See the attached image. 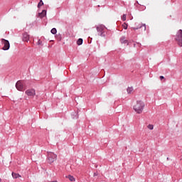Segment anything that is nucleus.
<instances>
[{
  "mask_svg": "<svg viewBox=\"0 0 182 182\" xmlns=\"http://www.w3.org/2000/svg\"><path fill=\"white\" fill-rule=\"evenodd\" d=\"M144 102L141 100L136 101V103L134 105V110L136 113L139 114L143 113V110H144Z\"/></svg>",
  "mask_w": 182,
  "mask_h": 182,
  "instance_id": "f257e3e1",
  "label": "nucleus"
},
{
  "mask_svg": "<svg viewBox=\"0 0 182 182\" xmlns=\"http://www.w3.org/2000/svg\"><path fill=\"white\" fill-rule=\"evenodd\" d=\"M175 41L177 42V44L178 46H181L182 48V30L180 29L177 31L176 36H175Z\"/></svg>",
  "mask_w": 182,
  "mask_h": 182,
  "instance_id": "f03ea898",
  "label": "nucleus"
},
{
  "mask_svg": "<svg viewBox=\"0 0 182 182\" xmlns=\"http://www.w3.org/2000/svg\"><path fill=\"white\" fill-rule=\"evenodd\" d=\"M96 29L100 36H102V37L106 36V35L105 34V29H106V27L104 25L100 24L97 26Z\"/></svg>",
  "mask_w": 182,
  "mask_h": 182,
  "instance_id": "7ed1b4c3",
  "label": "nucleus"
},
{
  "mask_svg": "<svg viewBox=\"0 0 182 182\" xmlns=\"http://www.w3.org/2000/svg\"><path fill=\"white\" fill-rule=\"evenodd\" d=\"M58 157V156L56 154H55L53 152H48V163H49V164H52V163H53V161H55V160H56V158Z\"/></svg>",
  "mask_w": 182,
  "mask_h": 182,
  "instance_id": "20e7f679",
  "label": "nucleus"
},
{
  "mask_svg": "<svg viewBox=\"0 0 182 182\" xmlns=\"http://www.w3.org/2000/svg\"><path fill=\"white\" fill-rule=\"evenodd\" d=\"M1 43L4 45L2 49L3 50H9V48H11V44L9 43V41L8 40H5L4 38H2Z\"/></svg>",
  "mask_w": 182,
  "mask_h": 182,
  "instance_id": "39448f33",
  "label": "nucleus"
},
{
  "mask_svg": "<svg viewBox=\"0 0 182 182\" xmlns=\"http://www.w3.org/2000/svg\"><path fill=\"white\" fill-rule=\"evenodd\" d=\"M16 87L19 92H23V90H25V84H23V82L18 80L16 83Z\"/></svg>",
  "mask_w": 182,
  "mask_h": 182,
  "instance_id": "423d86ee",
  "label": "nucleus"
},
{
  "mask_svg": "<svg viewBox=\"0 0 182 182\" xmlns=\"http://www.w3.org/2000/svg\"><path fill=\"white\" fill-rule=\"evenodd\" d=\"M26 95H27V96H35V95H36V92H35V90L31 89V90H27L26 91Z\"/></svg>",
  "mask_w": 182,
  "mask_h": 182,
  "instance_id": "0eeeda50",
  "label": "nucleus"
},
{
  "mask_svg": "<svg viewBox=\"0 0 182 182\" xmlns=\"http://www.w3.org/2000/svg\"><path fill=\"white\" fill-rule=\"evenodd\" d=\"M23 41L24 42H28L29 41V36L28 33H25L23 34Z\"/></svg>",
  "mask_w": 182,
  "mask_h": 182,
  "instance_id": "6e6552de",
  "label": "nucleus"
},
{
  "mask_svg": "<svg viewBox=\"0 0 182 182\" xmlns=\"http://www.w3.org/2000/svg\"><path fill=\"white\" fill-rule=\"evenodd\" d=\"M142 26H144V31H146V24H139L138 27H134L132 29L136 31L137 29H140V28H142Z\"/></svg>",
  "mask_w": 182,
  "mask_h": 182,
  "instance_id": "1a4fd4ad",
  "label": "nucleus"
},
{
  "mask_svg": "<svg viewBox=\"0 0 182 182\" xmlns=\"http://www.w3.org/2000/svg\"><path fill=\"white\" fill-rule=\"evenodd\" d=\"M46 15V10H43L41 13L38 14L39 18H45V16Z\"/></svg>",
  "mask_w": 182,
  "mask_h": 182,
  "instance_id": "9d476101",
  "label": "nucleus"
},
{
  "mask_svg": "<svg viewBox=\"0 0 182 182\" xmlns=\"http://www.w3.org/2000/svg\"><path fill=\"white\" fill-rule=\"evenodd\" d=\"M121 43H127L129 45V41L126 40V37L123 36L120 38Z\"/></svg>",
  "mask_w": 182,
  "mask_h": 182,
  "instance_id": "9b49d317",
  "label": "nucleus"
},
{
  "mask_svg": "<svg viewBox=\"0 0 182 182\" xmlns=\"http://www.w3.org/2000/svg\"><path fill=\"white\" fill-rule=\"evenodd\" d=\"M11 175L13 178H18V177H21V175H19V173H16L15 172H12Z\"/></svg>",
  "mask_w": 182,
  "mask_h": 182,
  "instance_id": "f8f14e48",
  "label": "nucleus"
},
{
  "mask_svg": "<svg viewBox=\"0 0 182 182\" xmlns=\"http://www.w3.org/2000/svg\"><path fill=\"white\" fill-rule=\"evenodd\" d=\"M134 89H133L132 87H129L127 89V93L130 94V93H133Z\"/></svg>",
  "mask_w": 182,
  "mask_h": 182,
  "instance_id": "ddd939ff",
  "label": "nucleus"
},
{
  "mask_svg": "<svg viewBox=\"0 0 182 182\" xmlns=\"http://www.w3.org/2000/svg\"><path fill=\"white\" fill-rule=\"evenodd\" d=\"M66 178H68L70 181H75V177H73L72 175L67 176Z\"/></svg>",
  "mask_w": 182,
  "mask_h": 182,
  "instance_id": "4468645a",
  "label": "nucleus"
},
{
  "mask_svg": "<svg viewBox=\"0 0 182 182\" xmlns=\"http://www.w3.org/2000/svg\"><path fill=\"white\" fill-rule=\"evenodd\" d=\"M82 43H83V39L79 38V39L77 41V45H78V46H80V45H82Z\"/></svg>",
  "mask_w": 182,
  "mask_h": 182,
  "instance_id": "2eb2a0df",
  "label": "nucleus"
},
{
  "mask_svg": "<svg viewBox=\"0 0 182 182\" xmlns=\"http://www.w3.org/2000/svg\"><path fill=\"white\" fill-rule=\"evenodd\" d=\"M50 32L51 33H53V35H56V33L58 32V31L56 30V28H53L51 29Z\"/></svg>",
  "mask_w": 182,
  "mask_h": 182,
  "instance_id": "dca6fc26",
  "label": "nucleus"
},
{
  "mask_svg": "<svg viewBox=\"0 0 182 182\" xmlns=\"http://www.w3.org/2000/svg\"><path fill=\"white\" fill-rule=\"evenodd\" d=\"M41 6H43V1L41 0L38 4V8H41Z\"/></svg>",
  "mask_w": 182,
  "mask_h": 182,
  "instance_id": "f3484780",
  "label": "nucleus"
},
{
  "mask_svg": "<svg viewBox=\"0 0 182 182\" xmlns=\"http://www.w3.org/2000/svg\"><path fill=\"white\" fill-rule=\"evenodd\" d=\"M72 119H79V115L77 114H73L71 115Z\"/></svg>",
  "mask_w": 182,
  "mask_h": 182,
  "instance_id": "a211bd4d",
  "label": "nucleus"
},
{
  "mask_svg": "<svg viewBox=\"0 0 182 182\" xmlns=\"http://www.w3.org/2000/svg\"><path fill=\"white\" fill-rule=\"evenodd\" d=\"M148 129H149V130H153V129H154V126L153 124H149Z\"/></svg>",
  "mask_w": 182,
  "mask_h": 182,
  "instance_id": "6ab92c4d",
  "label": "nucleus"
},
{
  "mask_svg": "<svg viewBox=\"0 0 182 182\" xmlns=\"http://www.w3.org/2000/svg\"><path fill=\"white\" fill-rule=\"evenodd\" d=\"M122 28H124V29H127V23H124L122 24Z\"/></svg>",
  "mask_w": 182,
  "mask_h": 182,
  "instance_id": "aec40b11",
  "label": "nucleus"
},
{
  "mask_svg": "<svg viewBox=\"0 0 182 182\" xmlns=\"http://www.w3.org/2000/svg\"><path fill=\"white\" fill-rule=\"evenodd\" d=\"M122 21H126V14H124L122 18Z\"/></svg>",
  "mask_w": 182,
  "mask_h": 182,
  "instance_id": "412c9836",
  "label": "nucleus"
},
{
  "mask_svg": "<svg viewBox=\"0 0 182 182\" xmlns=\"http://www.w3.org/2000/svg\"><path fill=\"white\" fill-rule=\"evenodd\" d=\"M96 176H98L97 172L94 173V177H96Z\"/></svg>",
  "mask_w": 182,
  "mask_h": 182,
  "instance_id": "4be33fe9",
  "label": "nucleus"
},
{
  "mask_svg": "<svg viewBox=\"0 0 182 182\" xmlns=\"http://www.w3.org/2000/svg\"><path fill=\"white\" fill-rule=\"evenodd\" d=\"M160 79H161V80H162V79H164V76H160Z\"/></svg>",
  "mask_w": 182,
  "mask_h": 182,
  "instance_id": "5701e85b",
  "label": "nucleus"
},
{
  "mask_svg": "<svg viewBox=\"0 0 182 182\" xmlns=\"http://www.w3.org/2000/svg\"><path fill=\"white\" fill-rule=\"evenodd\" d=\"M2 181V180L0 178V182H1Z\"/></svg>",
  "mask_w": 182,
  "mask_h": 182,
  "instance_id": "b1692460",
  "label": "nucleus"
},
{
  "mask_svg": "<svg viewBox=\"0 0 182 182\" xmlns=\"http://www.w3.org/2000/svg\"><path fill=\"white\" fill-rule=\"evenodd\" d=\"M167 160H168V158H167Z\"/></svg>",
  "mask_w": 182,
  "mask_h": 182,
  "instance_id": "393cba45",
  "label": "nucleus"
}]
</instances>
